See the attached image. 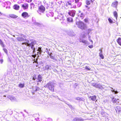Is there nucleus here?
I'll list each match as a JSON object with an SVG mask.
<instances>
[{"label": "nucleus", "instance_id": "f257e3e1", "mask_svg": "<svg viewBox=\"0 0 121 121\" xmlns=\"http://www.w3.org/2000/svg\"><path fill=\"white\" fill-rule=\"evenodd\" d=\"M76 24L78 27L82 30H85L87 28L86 25L81 21L77 22Z\"/></svg>", "mask_w": 121, "mask_h": 121}, {"label": "nucleus", "instance_id": "f03ea898", "mask_svg": "<svg viewBox=\"0 0 121 121\" xmlns=\"http://www.w3.org/2000/svg\"><path fill=\"white\" fill-rule=\"evenodd\" d=\"M44 87H48L49 89L52 92L54 91V86L51 82L48 83Z\"/></svg>", "mask_w": 121, "mask_h": 121}, {"label": "nucleus", "instance_id": "7ed1b4c3", "mask_svg": "<svg viewBox=\"0 0 121 121\" xmlns=\"http://www.w3.org/2000/svg\"><path fill=\"white\" fill-rule=\"evenodd\" d=\"M45 10V7L43 5H41L38 7L37 12L39 13H43Z\"/></svg>", "mask_w": 121, "mask_h": 121}, {"label": "nucleus", "instance_id": "20e7f679", "mask_svg": "<svg viewBox=\"0 0 121 121\" xmlns=\"http://www.w3.org/2000/svg\"><path fill=\"white\" fill-rule=\"evenodd\" d=\"M22 16L24 18H27L30 17V15L26 12H24L22 14Z\"/></svg>", "mask_w": 121, "mask_h": 121}, {"label": "nucleus", "instance_id": "39448f33", "mask_svg": "<svg viewBox=\"0 0 121 121\" xmlns=\"http://www.w3.org/2000/svg\"><path fill=\"white\" fill-rule=\"evenodd\" d=\"M76 13V12L75 10H72L68 12V14L69 15L73 17L75 16Z\"/></svg>", "mask_w": 121, "mask_h": 121}, {"label": "nucleus", "instance_id": "423d86ee", "mask_svg": "<svg viewBox=\"0 0 121 121\" xmlns=\"http://www.w3.org/2000/svg\"><path fill=\"white\" fill-rule=\"evenodd\" d=\"M28 4L26 3H24L21 5L22 7V8L24 10L27 9L28 8Z\"/></svg>", "mask_w": 121, "mask_h": 121}, {"label": "nucleus", "instance_id": "0eeeda50", "mask_svg": "<svg viewBox=\"0 0 121 121\" xmlns=\"http://www.w3.org/2000/svg\"><path fill=\"white\" fill-rule=\"evenodd\" d=\"M78 16L81 17L82 19H83L84 18L85 15L82 12L81 10H79L78 11Z\"/></svg>", "mask_w": 121, "mask_h": 121}, {"label": "nucleus", "instance_id": "6e6552de", "mask_svg": "<svg viewBox=\"0 0 121 121\" xmlns=\"http://www.w3.org/2000/svg\"><path fill=\"white\" fill-rule=\"evenodd\" d=\"M89 98L91 100H92L93 101H95L96 102L97 101L96 99V95H94L93 96H89Z\"/></svg>", "mask_w": 121, "mask_h": 121}, {"label": "nucleus", "instance_id": "1a4fd4ad", "mask_svg": "<svg viewBox=\"0 0 121 121\" xmlns=\"http://www.w3.org/2000/svg\"><path fill=\"white\" fill-rule=\"evenodd\" d=\"M115 110L117 113L118 114L121 113V107L119 106H117Z\"/></svg>", "mask_w": 121, "mask_h": 121}, {"label": "nucleus", "instance_id": "9d476101", "mask_svg": "<svg viewBox=\"0 0 121 121\" xmlns=\"http://www.w3.org/2000/svg\"><path fill=\"white\" fill-rule=\"evenodd\" d=\"M118 4V2L117 1H115L113 2L111 6L113 7L117 8V6Z\"/></svg>", "mask_w": 121, "mask_h": 121}, {"label": "nucleus", "instance_id": "9b49d317", "mask_svg": "<svg viewBox=\"0 0 121 121\" xmlns=\"http://www.w3.org/2000/svg\"><path fill=\"white\" fill-rule=\"evenodd\" d=\"M20 6L17 4H14L13 6V8L16 10H18L20 8Z\"/></svg>", "mask_w": 121, "mask_h": 121}, {"label": "nucleus", "instance_id": "f8f14e48", "mask_svg": "<svg viewBox=\"0 0 121 121\" xmlns=\"http://www.w3.org/2000/svg\"><path fill=\"white\" fill-rule=\"evenodd\" d=\"M42 77L41 75L40 74H39L37 77V79L38 81H37V82H41L42 81Z\"/></svg>", "mask_w": 121, "mask_h": 121}, {"label": "nucleus", "instance_id": "ddd939ff", "mask_svg": "<svg viewBox=\"0 0 121 121\" xmlns=\"http://www.w3.org/2000/svg\"><path fill=\"white\" fill-rule=\"evenodd\" d=\"M22 44L26 45L27 46L31 47L32 46H34L33 43V42H31V43L29 44L27 43H23Z\"/></svg>", "mask_w": 121, "mask_h": 121}, {"label": "nucleus", "instance_id": "4468645a", "mask_svg": "<svg viewBox=\"0 0 121 121\" xmlns=\"http://www.w3.org/2000/svg\"><path fill=\"white\" fill-rule=\"evenodd\" d=\"M117 43L121 46V38L119 37L116 40Z\"/></svg>", "mask_w": 121, "mask_h": 121}, {"label": "nucleus", "instance_id": "2eb2a0df", "mask_svg": "<svg viewBox=\"0 0 121 121\" xmlns=\"http://www.w3.org/2000/svg\"><path fill=\"white\" fill-rule=\"evenodd\" d=\"M17 40L19 41H22L25 40L22 37H18L17 38Z\"/></svg>", "mask_w": 121, "mask_h": 121}, {"label": "nucleus", "instance_id": "dca6fc26", "mask_svg": "<svg viewBox=\"0 0 121 121\" xmlns=\"http://www.w3.org/2000/svg\"><path fill=\"white\" fill-rule=\"evenodd\" d=\"M94 1H91L90 0H86V3L87 5H90L91 3H92Z\"/></svg>", "mask_w": 121, "mask_h": 121}, {"label": "nucleus", "instance_id": "f3484780", "mask_svg": "<svg viewBox=\"0 0 121 121\" xmlns=\"http://www.w3.org/2000/svg\"><path fill=\"white\" fill-rule=\"evenodd\" d=\"M9 16L11 18H16L17 17V16L14 14H11L9 15Z\"/></svg>", "mask_w": 121, "mask_h": 121}, {"label": "nucleus", "instance_id": "a211bd4d", "mask_svg": "<svg viewBox=\"0 0 121 121\" xmlns=\"http://www.w3.org/2000/svg\"><path fill=\"white\" fill-rule=\"evenodd\" d=\"M113 14L114 17H115L116 20L117 19L118 17V14L117 13L116 11H114L113 12Z\"/></svg>", "mask_w": 121, "mask_h": 121}, {"label": "nucleus", "instance_id": "6ab92c4d", "mask_svg": "<svg viewBox=\"0 0 121 121\" xmlns=\"http://www.w3.org/2000/svg\"><path fill=\"white\" fill-rule=\"evenodd\" d=\"M83 121V120L82 119L75 118L73 119V121Z\"/></svg>", "mask_w": 121, "mask_h": 121}, {"label": "nucleus", "instance_id": "aec40b11", "mask_svg": "<svg viewBox=\"0 0 121 121\" xmlns=\"http://www.w3.org/2000/svg\"><path fill=\"white\" fill-rule=\"evenodd\" d=\"M67 21L69 22H72L73 21V18L71 17H69L67 19Z\"/></svg>", "mask_w": 121, "mask_h": 121}, {"label": "nucleus", "instance_id": "412c9836", "mask_svg": "<svg viewBox=\"0 0 121 121\" xmlns=\"http://www.w3.org/2000/svg\"><path fill=\"white\" fill-rule=\"evenodd\" d=\"M79 42H82L86 44L87 43V41L85 40H81L79 41Z\"/></svg>", "mask_w": 121, "mask_h": 121}, {"label": "nucleus", "instance_id": "4be33fe9", "mask_svg": "<svg viewBox=\"0 0 121 121\" xmlns=\"http://www.w3.org/2000/svg\"><path fill=\"white\" fill-rule=\"evenodd\" d=\"M30 9H32V8H34L35 6V5L33 3H31L30 4Z\"/></svg>", "mask_w": 121, "mask_h": 121}, {"label": "nucleus", "instance_id": "5701e85b", "mask_svg": "<svg viewBox=\"0 0 121 121\" xmlns=\"http://www.w3.org/2000/svg\"><path fill=\"white\" fill-rule=\"evenodd\" d=\"M102 51L101 50V53H99V56L102 59H103L104 58V56L102 54Z\"/></svg>", "mask_w": 121, "mask_h": 121}, {"label": "nucleus", "instance_id": "b1692460", "mask_svg": "<svg viewBox=\"0 0 121 121\" xmlns=\"http://www.w3.org/2000/svg\"><path fill=\"white\" fill-rule=\"evenodd\" d=\"M0 44L3 47H4V45L3 42L2 41V40L0 39Z\"/></svg>", "mask_w": 121, "mask_h": 121}, {"label": "nucleus", "instance_id": "393cba45", "mask_svg": "<svg viewBox=\"0 0 121 121\" xmlns=\"http://www.w3.org/2000/svg\"><path fill=\"white\" fill-rule=\"evenodd\" d=\"M19 86L20 88H23L24 87V84L20 83L18 85Z\"/></svg>", "mask_w": 121, "mask_h": 121}, {"label": "nucleus", "instance_id": "a878e982", "mask_svg": "<svg viewBox=\"0 0 121 121\" xmlns=\"http://www.w3.org/2000/svg\"><path fill=\"white\" fill-rule=\"evenodd\" d=\"M37 79V76L36 74H34L33 77L32 79L34 80H35Z\"/></svg>", "mask_w": 121, "mask_h": 121}, {"label": "nucleus", "instance_id": "bb28decb", "mask_svg": "<svg viewBox=\"0 0 121 121\" xmlns=\"http://www.w3.org/2000/svg\"><path fill=\"white\" fill-rule=\"evenodd\" d=\"M108 20L109 22L110 23H113V21L110 18H109L108 19Z\"/></svg>", "mask_w": 121, "mask_h": 121}, {"label": "nucleus", "instance_id": "cd10ccee", "mask_svg": "<svg viewBox=\"0 0 121 121\" xmlns=\"http://www.w3.org/2000/svg\"><path fill=\"white\" fill-rule=\"evenodd\" d=\"M39 88L38 87L36 86V89L35 90V91H34V92L35 91L36 92L37 91H39Z\"/></svg>", "mask_w": 121, "mask_h": 121}, {"label": "nucleus", "instance_id": "c85d7f7f", "mask_svg": "<svg viewBox=\"0 0 121 121\" xmlns=\"http://www.w3.org/2000/svg\"><path fill=\"white\" fill-rule=\"evenodd\" d=\"M91 30L90 29H89L86 30L87 33L88 34H89L90 32L91 31Z\"/></svg>", "mask_w": 121, "mask_h": 121}, {"label": "nucleus", "instance_id": "c756f323", "mask_svg": "<svg viewBox=\"0 0 121 121\" xmlns=\"http://www.w3.org/2000/svg\"><path fill=\"white\" fill-rule=\"evenodd\" d=\"M84 21L86 22H88V18H85L84 20Z\"/></svg>", "mask_w": 121, "mask_h": 121}, {"label": "nucleus", "instance_id": "7c9ffc66", "mask_svg": "<svg viewBox=\"0 0 121 121\" xmlns=\"http://www.w3.org/2000/svg\"><path fill=\"white\" fill-rule=\"evenodd\" d=\"M76 99L78 100H81L82 99L81 98L79 97H77L76 98Z\"/></svg>", "mask_w": 121, "mask_h": 121}, {"label": "nucleus", "instance_id": "2f4dec72", "mask_svg": "<svg viewBox=\"0 0 121 121\" xmlns=\"http://www.w3.org/2000/svg\"><path fill=\"white\" fill-rule=\"evenodd\" d=\"M85 69L88 70H91L90 69L88 68V67L87 66H86L85 67Z\"/></svg>", "mask_w": 121, "mask_h": 121}, {"label": "nucleus", "instance_id": "473e14b6", "mask_svg": "<svg viewBox=\"0 0 121 121\" xmlns=\"http://www.w3.org/2000/svg\"><path fill=\"white\" fill-rule=\"evenodd\" d=\"M49 68V66L48 65H47L45 66V69H46L48 70V69Z\"/></svg>", "mask_w": 121, "mask_h": 121}, {"label": "nucleus", "instance_id": "72a5a7b5", "mask_svg": "<svg viewBox=\"0 0 121 121\" xmlns=\"http://www.w3.org/2000/svg\"><path fill=\"white\" fill-rule=\"evenodd\" d=\"M3 49L5 52L6 53H7V49L5 48H3Z\"/></svg>", "mask_w": 121, "mask_h": 121}, {"label": "nucleus", "instance_id": "f704fd0d", "mask_svg": "<svg viewBox=\"0 0 121 121\" xmlns=\"http://www.w3.org/2000/svg\"><path fill=\"white\" fill-rule=\"evenodd\" d=\"M88 47L89 48H91L93 47V46L92 45H91L89 46Z\"/></svg>", "mask_w": 121, "mask_h": 121}, {"label": "nucleus", "instance_id": "c9c22d12", "mask_svg": "<svg viewBox=\"0 0 121 121\" xmlns=\"http://www.w3.org/2000/svg\"><path fill=\"white\" fill-rule=\"evenodd\" d=\"M41 48L40 47H39L38 48V51H39V52H41Z\"/></svg>", "mask_w": 121, "mask_h": 121}, {"label": "nucleus", "instance_id": "e433bc0d", "mask_svg": "<svg viewBox=\"0 0 121 121\" xmlns=\"http://www.w3.org/2000/svg\"><path fill=\"white\" fill-rule=\"evenodd\" d=\"M31 48L32 49L33 51V52L35 51V48H34V46H32L31 47Z\"/></svg>", "mask_w": 121, "mask_h": 121}, {"label": "nucleus", "instance_id": "4c0bfd02", "mask_svg": "<svg viewBox=\"0 0 121 121\" xmlns=\"http://www.w3.org/2000/svg\"><path fill=\"white\" fill-rule=\"evenodd\" d=\"M79 0H75V2L76 3H77L78 2Z\"/></svg>", "mask_w": 121, "mask_h": 121}, {"label": "nucleus", "instance_id": "58836bf2", "mask_svg": "<svg viewBox=\"0 0 121 121\" xmlns=\"http://www.w3.org/2000/svg\"><path fill=\"white\" fill-rule=\"evenodd\" d=\"M33 0H30L29 1H27L28 3H30Z\"/></svg>", "mask_w": 121, "mask_h": 121}, {"label": "nucleus", "instance_id": "ea45409f", "mask_svg": "<svg viewBox=\"0 0 121 121\" xmlns=\"http://www.w3.org/2000/svg\"><path fill=\"white\" fill-rule=\"evenodd\" d=\"M3 62V59H0V62H1V63H2Z\"/></svg>", "mask_w": 121, "mask_h": 121}, {"label": "nucleus", "instance_id": "a19ab883", "mask_svg": "<svg viewBox=\"0 0 121 121\" xmlns=\"http://www.w3.org/2000/svg\"><path fill=\"white\" fill-rule=\"evenodd\" d=\"M89 40L91 42L92 44H93V41L91 40V39H89Z\"/></svg>", "mask_w": 121, "mask_h": 121}, {"label": "nucleus", "instance_id": "79ce46f5", "mask_svg": "<svg viewBox=\"0 0 121 121\" xmlns=\"http://www.w3.org/2000/svg\"><path fill=\"white\" fill-rule=\"evenodd\" d=\"M114 93L115 94H117L118 93V92L117 91H115Z\"/></svg>", "mask_w": 121, "mask_h": 121}, {"label": "nucleus", "instance_id": "37998d69", "mask_svg": "<svg viewBox=\"0 0 121 121\" xmlns=\"http://www.w3.org/2000/svg\"><path fill=\"white\" fill-rule=\"evenodd\" d=\"M68 4L69 5H71V3L68 2Z\"/></svg>", "mask_w": 121, "mask_h": 121}, {"label": "nucleus", "instance_id": "c03bdc74", "mask_svg": "<svg viewBox=\"0 0 121 121\" xmlns=\"http://www.w3.org/2000/svg\"><path fill=\"white\" fill-rule=\"evenodd\" d=\"M41 52H38L37 53H39V54H41Z\"/></svg>", "mask_w": 121, "mask_h": 121}, {"label": "nucleus", "instance_id": "a18cd8bd", "mask_svg": "<svg viewBox=\"0 0 121 121\" xmlns=\"http://www.w3.org/2000/svg\"><path fill=\"white\" fill-rule=\"evenodd\" d=\"M88 38L89 39H91V36H88Z\"/></svg>", "mask_w": 121, "mask_h": 121}, {"label": "nucleus", "instance_id": "49530a36", "mask_svg": "<svg viewBox=\"0 0 121 121\" xmlns=\"http://www.w3.org/2000/svg\"><path fill=\"white\" fill-rule=\"evenodd\" d=\"M85 7L86 8H87L88 7V6L87 5H85Z\"/></svg>", "mask_w": 121, "mask_h": 121}, {"label": "nucleus", "instance_id": "de8ad7c7", "mask_svg": "<svg viewBox=\"0 0 121 121\" xmlns=\"http://www.w3.org/2000/svg\"><path fill=\"white\" fill-rule=\"evenodd\" d=\"M85 7L86 8H87L88 7V6L87 5H85Z\"/></svg>", "mask_w": 121, "mask_h": 121}, {"label": "nucleus", "instance_id": "09e8293b", "mask_svg": "<svg viewBox=\"0 0 121 121\" xmlns=\"http://www.w3.org/2000/svg\"><path fill=\"white\" fill-rule=\"evenodd\" d=\"M115 91H114V90H112V92H115Z\"/></svg>", "mask_w": 121, "mask_h": 121}, {"label": "nucleus", "instance_id": "8fccbe9b", "mask_svg": "<svg viewBox=\"0 0 121 121\" xmlns=\"http://www.w3.org/2000/svg\"><path fill=\"white\" fill-rule=\"evenodd\" d=\"M32 56L33 57H34V58H35V56H34V55H32Z\"/></svg>", "mask_w": 121, "mask_h": 121}, {"label": "nucleus", "instance_id": "3c124183", "mask_svg": "<svg viewBox=\"0 0 121 121\" xmlns=\"http://www.w3.org/2000/svg\"><path fill=\"white\" fill-rule=\"evenodd\" d=\"M0 14L1 15H2L3 14L1 12H0Z\"/></svg>", "mask_w": 121, "mask_h": 121}, {"label": "nucleus", "instance_id": "603ef678", "mask_svg": "<svg viewBox=\"0 0 121 121\" xmlns=\"http://www.w3.org/2000/svg\"><path fill=\"white\" fill-rule=\"evenodd\" d=\"M87 9H90V7H88L87 8Z\"/></svg>", "mask_w": 121, "mask_h": 121}]
</instances>
